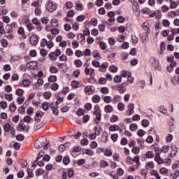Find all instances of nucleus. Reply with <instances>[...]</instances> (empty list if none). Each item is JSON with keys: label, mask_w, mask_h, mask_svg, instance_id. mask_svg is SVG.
<instances>
[{"label": "nucleus", "mask_w": 179, "mask_h": 179, "mask_svg": "<svg viewBox=\"0 0 179 179\" xmlns=\"http://www.w3.org/2000/svg\"><path fill=\"white\" fill-rule=\"evenodd\" d=\"M45 142H47V138L43 137L38 138L34 143L36 149H41V148L44 146V150H47L48 149L49 144L48 143H45Z\"/></svg>", "instance_id": "1"}, {"label": "nucleus", "mask_w": 179, "mask_h": 179, "mask_svg": "<svg viewBox=\"0 0 179 179\" xmlns=\"http://www.w3.org/2000/svg\"><path fill=\"white\" fill-rule=\"evenodd\" d=\"M141 157L139 156H136L134 158H132L130 156H128L126 157L125 162L127 164H134V163H136V169H139V166H141Z\"/></svg>", "instance_id": "2"}, {"label": "nucleus", "mask_w": 179, "mask_h": 179, "mask_svg": "<svg viewBox=\"0 0 179 179\" xmlns=\"http://www.w3.org/2000/svg\"><path fill=\"white\" fill-rule=\"evenodd\" d=\"M3 129L5 132H9L13 135V138H15V134H16V129H15V127L12 126L10 124L7 123L3 126Z\"/></svg>", "instance_id": "3"}, {"label": "nucleus", "mask_w": 179, "mask_h": 179, "mask_svg": "<svg viewBox=\"0 0 179 179\" xmlns=\"http://www.w3.org/2000/svg\"><path fill=\"white\" fill-rule=\"evenodd\" d=\"M46 9L48 10V12L52 13L57 10V4L52 1H48L46 3Z\"/></svg>", "instance_id": "4"}, {"label": "nucleus", "mask_w": 179, "mask_h": 179, "mask_svg": "<svg viewBox=\"0 0 179 179\" xmlns=\"http://www.w3.org/2000/svg\"><path fill=\"white\" fill-rule=\"evenodd\" d=\"M6 27L8 28V29H7V33H12L13 31V29H17L18 27V24H17V22H12L10 24H8L6 26Z\"/></svg>", "instance_id": "5"}, {"label": "nucleus", "mask_w": 179, "mask_h": 179, "mask_svg": "<svg viewBox=\"0 0 179 179\" xmlns=\"http://www.w3.org/2000/svg\"><path fill=\"white\" fill-rule=\"evenodd\" d=\"M27 68H29L31 71H36V69H37V62L32 61L27 63Z\"/></svg>", "instance_id": "6"}, {"label": "nucleus", "mask_w": 179, "mask_h": 179, "mask_svg": "<svg viewBox=\"0 0 179 179\" xmlns=\"http://www.w3.org/2000/svg\"><path fill=\"white\" fill-rule=\"evenodd\" d=\"M31 83V82H30V80L26 78L19 83V86H21V87H29Z\"/></svg>", "instance_id": "7"}, {"label": "nucleus", "mask_w": 179, "mask_h": 179, "mask_svg": "<svg viewBox=\"0 0 179 179\" xmlns=\"http://www.w3.org/2000/svg\"><path fill=\"white\" fill-rule=\"evenodd\" d=\"M29 42L32 45H36L37 43H38V38L37 36L35 34L31 35L29 38Z\"/></svg>", "instance_id": "8"}, {"label": "nucleus", "mask_w": 179, "mask_h": 179, "mask_svg": "<svg viewBox=\"0 0 179 179\" xmlns=\"http://www.w3.org/2000/svg\"><path fill=\"white\" fill-rule=\"evenodd\" d=\"M127 108L129 111V115H132V114L135 113V110H135V104L130 103L129 105H128Z\"/></svg>", "instance_id": "9"}, {"label": "nucleus", "mask_w": 179, "mask_h": 179, "mask_svg": "<svg viewBox=\"0 0 179 179\" xmlns=\"http://www.w3.org/2000/svg\"><path fill=\"white\" fill-rule=\"evenodd\" d=\"M17 34H19L22 38H26V34L24 33V28H23V27H19Z\"/></svg>", "instance_id": "10"}, {"label": "nucleus", "mask_w": 179, "mask_h": 179, "mask_svg": "<svg viewBox=\"0 0 179 179\" xmlns=\"http://www.w3.org/2000/svg\"><path fill=\"white\" fill-rule=\"evenodd\" d=\"M44 115V113L41 110H38L36 113V117L35 121H37V122H40V118H41Z\"/></svg>", "instance_id": "11"}, {"label": "nucleus", "mask_w": 179, "mask_h": 179, "mask_svg": "<svg viewBox=\"0 0 179 179\" xmlns=\"http://www.w3.org/2000/svg\"><path fill=\"white\" fill-rule=\"evenodd\" d=\"M145 169L147 170H153V169H155V162L152 161L147 162L145 164Z\"/></svg>", "instance_id": "12"}, {"label": "nucleus", "mask_w": 179, "mask_h": 179, "mask_svg": "<svg viewBox=\"0 0 179 179\" xmlns=\"http://www.w3.org/2000/svg\"><path fill=\"white\" fill-rule=\"evenodd\" d=\"M172 151L171 152V157H174L177 155V152H178V148H177V146L172 145L171 146Z\"/></svg>", "instance_id": "13"}, {"label": "nucleus", "mask_w": 179, "mask_h": 179, "mask_svg": "<svg viewBox=\"0 0 179 179\" xmlns=\"http://www.w3.org/2000/svg\"><path fill=\"white\" fill-rule=\"evenodd\" d=\"M155 160L157 164H163L164 163V159L160 155H155Z\"/></svg>", "instance_id": "14"}, {"label": "nucleus", "mask_w": 179, "mask_h": 179, "mask_svg": "<svg viewBox=\"0 0 179 179\" xmlns=\"http://www.w3.org/2000/svg\"><path fill=\"white\" fill-rule=\"evenodd\" d=\"M29 129H30V128L29 127V126H26V124H20L18 127V131H29Z\"/></svg>", "instance_id": "15"}, {"label": "nucleus", "mask_w": 179, "mask_h": 179, "mask_svg": "<svg viewBox=\"0 0 179 179\" xmlns=\"http://www.w3.org/2000/svg\"><path fill=\"white\" fill-rule=\"evenodd\" d=\"M92 55H93L94 58H96V59H101V56L100 52H99V50H94L92 52Z\"/></svg>", "instance_id": "16"}, {"label": "nucleus", "mask_w": 179, "mask_h": 179, "mask_svg": "<svg viewBox=\"0 0 179 179\" xmlns=\"http://www.w3.org/2000/svg\"><path fill=\"white\" fill-rule=\"evenodd\" d=\"M171 82H172L173 85H174V86H178V85H179V76H174L171 79Z\"/></svg>", "instance_id": "17"}, {"label": "nucleus", "mask_w": 179, "mask_h": 179, "mask_svg": "<svg viewBox=\"0 0 179 179\" xmlns=\"http://www.w3.org/2000/svg\"><path fill=\"white\" fill-rule=\"evenodd\" d=\"M109 131L112 132H115V131H120V127L117 124H113L109 127Z\"/></svg>", "instance_id": "18"}, {"label": "nucleus", "mask_w": 179, "mask_h": 179, "mask_svg": "<svg viewBox=\"0 0 179 179\" xmlns=\"http://www.w3.org/2000/svg\"><path fill=\"white\" fill-rule=\"evenodd\" d=\"M146 159H153L155 157V153L153 151H148L145 154Z\"/></svg>", "instance_id": "19"}, {"label": "nucleus", "mask_w": 179, "mask_h": 179, "mask_svg": "<svg viewBox=\"0 0 179 179\" xmlns=\"http://www.w3.org/2000/svg\"><path fill=\"white\" fill-rule=\"evenodd\" d=\"M99 135H100V131H98V133H94V134L88 135V138L91 141H93L94 139H96V138H97V136H99Z\"/></svg>", "instance_id": "20"}, {"label": "nucleus", "mask_w": 179, "mask_h": 179, "mask_svg": "<svg viewBox=\"0 0 179 179\" xmlns=\"http://www.w3.org/2000/svg\"><path fill=\"white\" fill-rule=\"evenodd\" d=\"M45 173V171L43 170V169H38L36 171H35V174L37 177H40V176H43V174Z\"/></svg>", "instance_id": "21"}, {"label": "nucleus", "mask_w": 179, "mask_h": 179, "mask_svg": "<svg viewBox=\"0 0 179 179\" xmlns=\"http://www.w3.org/2000/svg\"><path fill=\"white\" fill-rule=\"evenodd\" d=\"M6 31H5V24L0 21V34H5Z\"/></svg>", "instance_id": "22"}, {"label": "nucleus", "mask_w": 179, "mask_h": 179, "mask_svg": "<svg viewBox=\"0 0 179 179\" xmlns=\"http://www.w3.org/2000/svg\"><path fill=\"white\" fill-rule=\"evenodd\" d=\"M75 9L76 10H79L80 12H82V10H83V4L80 3H76Z\"/></svg>", "instance_id": "23"}, {"label": "nucleus", "mask_w": 179, "mask_h": 179, "mask_svg": "<svg viewBox=\"0 0 179 179\" xmlns=\"http://www.w3.org/2000/svg\"><path fill=\"white\" fill-rule=\"evenodd\" d=\"M154 150L155 152L156 156H160V155H162V152H163L162 149H160V148H159V146H155L154 148Z\"/></svg>", "instance_id": "24"}, {"label": "nucleus", "mask_w": 179, "mask_h": 179, "mask_svg": "<svg viewBox=\"0 0 179 179\" xmlns=\"http://www.w3.org/2000/svg\"><path fill=\"white\" fill-rule=\"evenodd\" d=\"M104 110L106 113H113V111H114V108H113L111 105H107L105 106Z\"/></svg>", "instance_id": "25"}, {"label": "nucleus", "mask_w": 179, "mask_h": 179, "mask_svg": "<svg viewBox=\"0 0 179 179\" xmlns=\"http://www.w3.org/2000/svg\"><path fill=\"white\" fill-rule=\"evenodd\" d=\"M78 39L81 40L80 43H86V37L85 35H83V34H79L78 35Z\"/></svg>", "instance_id": "26"}, {"label": "nucleus", "mask_w": 179, "mask_h": 179, "mask_svg": "<svg viewBox=\"0 0 179 179\" xmlns=\"http://www.w3.org/2000/svg\"><path fill=\"white\" fill-rule=\"evenodd\" d=\"M129 129L132 132H135V131H138V124L134 123L130 124Z\"/></svg>", "instance_id": "27"}, {"label": "nucleus", "mask_w": 179, "mask_h": 179, "mask_svg": "<svg viewBox=\"0 0 179 179\" xmlns=\"http://www.w3.org/2000/svg\"><path fill=\"white\" fill-rule=\"evenodd\" d=\"M90 55H92V51L89 48L83 52V57H90Z\"/></svg>", "instance_id": "28"}, {"label": "nucleus", "mask_w": 179, "mask_h": 179, "mask_svg": "<svg viewBox=\"0 0 179 179\" xmlns=\"http://www.w3.org/2000/svg\"><path fill=\"white\" fill-rule=\"evenodd\" d=\"M117 109L119 111H124V110H125V104L122 102L119 103L117 104Z\"/></svg>", "instance_id": "29"}, {"label": "nucleus", "mask_w": 179, "mask_h": 179, "mask_svg": "<svg viewBox=\"0 0 179 179\" xmlns=\"http://www.w3.org/2000/svg\"><path fill=\"white\" fill-rule=\"evenodd\" d=\"M2 20L4 23H6V24L10 23V17H9L8 15L3 16Z\"/></svg>", "instance_id": "30"}, {"label": "nucleus", "mask_w": 179, "mask_h": 179, "mask_svg": "<svg viewBox=\"0 0 179 179\" xmlns=\"http://www.w3.org/2000/svg\"><path fill=\"white\" fill-rule=\"evenodd\" d=\"M100 100H101V98H100V96L99 95H94L92 97L93 103H100Z\"/></svg>", "instance_id": "31"}, {"label": "nucleus", "mask_w": 179, "mask_h": 179, "mask_svg": "<svg viewBox=\"0 0 179 179\" xmlns=\"http://www.w3.org/2000/svg\"><path fill=\"white\" fill-rule=\"evenodd\" d=\"M100 167L106 168L109 166L108 162L106 160H101L99 164Z\"/></svg>", "instance_id": "32"}, {"label": "nucleus", "mask_w": 179, "mask_h": 179, "mask_svg": "<svg viewBox=\"0 0 179 179\" xmlns=\"http://www.w3.org/2000/svg\"><path fill=\"white\" fill-rule=\"evenodd\" d=\"M137 135L140 138H142L143 136H145V135H146V131H145L143 129H139L137 131Z\"/></svg>", "instance_id": "33"}, {"label": "nucleus", "mask_w": 179, "mask_h": 179, "mask_svg": "<svg viewBox=\"0 0 179 179\" xmlns=\"http://www.w3.org/2000/svg\"><path fill=\"white\" fill-rule=\"evenodd\" d=\"M93 114L94 115H96V120H98V121H100V120H101V111H94L93 113Z\"/></svg>", "instance_id": "34"}, {"label": "nucleus", "mask_w": 179, "mask_h": 179, "mask_svg": "<svg viewBox=\"0 0 179 179\" xmlns=\"http://www.w3.org/2000/svg\"><path fill=\"white\" fill-rule=\"evenodd\" d=\"M104 155L108 156V157L112 156L113 151L111 150V149H110V148L106 149L104 151Z\"/></svg>", "instance_id": "35"}, {"label": "nucleus", "mask_w": 179, "mask_h": 179, "mask_svg": "<svg viewBox=\"0 0 179 179\" xmlns=\"http://www.w3.org/2000/svg\"><path fill=\"white\" fill-rule=\"evenodd\" d=\"M131 152L132 153H134V155H139V152H141V149L138 147H133Z\"/></svg>", "instance_id": "36"}, {"label": "nucleus", "mask_w": 179, "mask_h": 179, "mask_svg": "<svg viewBox=\"0 0 179 179\" xmlns=\"http://www.w3.org/2000/svg\"><path fill=\"white\" fill-rule=\"evenodd\" d=\"M10 16L13 19H17V17H19V13L15 10H13L10 13Z\"/></svg>", "instance_id": "37"}, {"label": "nucleus", "mask_w": 179, "mask_h": 179, "mask_svg": "<svg viewBox=\"0 0 179 179\" xmlns=\"http://www.w3.org/2000/svg\"><path fill=\"white\" fill-rule=\"evenodd\" d=\"M99 47H100L101 50H104L107 48V43H106V42L101 41V42H99Z\"/></svg>", "instance_id": "38"}, {"label": "nucleus", "mask_w": 179, "mask_h": 179, "mask_svg": "<svg viewBox=\"0 0 179 179\" xmlns=\"http://www.w3.org/2000/svg\"><path fill=\"white\" fill-rule=\"evenodd\" d=\"M113 80L115 82V83H121L122 80V78L120 76H116L114 78Z\"/></svg>", "instance_id": "39"}, {"label": "nucleus", "mask_w": 179, "mask_h": 179, "mask_svg": "<svg viewBox=\"0 0 179 179\" xmlns=\"http://www.w3.org/2000/svg\"><path fill=\"white\" fill-rule=\"evenodd\" d=\"M48 80L50 82V83H52V82H57V76H50L48 78Z\"/></svg>", "instance_id": "40"}, {"label": "nucleus", "mask_w": 179, "mask_h": 179, "mask_svg": "<svg viewBox=\"0 0 179 179\" xmlns=\"http://www.w3.org/2000/svg\"><path fill=\"white\" fill-rule=\"evenodd\" d=\"M103 101L105 103L108 104V103H111V101H113V99L110 96H106L103 98Z\"/></svg>", "instance_id": "41"}, {"label": "nucleus", "mask_w": 179, "mask_h": 179, "mask_svg": "<svg viewBox=\"0 0 179 179\" xmlns=\"http://www.w3.org/2000/svg\"><path fill=\"white\" fill-rule=\"evenodd\" d=\"M141 13H143V15H149V13H150V9L145 7L142 8Z\"/></svg>", "instance_id": "42"}, {"label": "nucleus", "mask_w": 179, "mask_h": 179, "mask_svg": "<svg viewBox=\"0 0 179 179\" xmlns=\"http://www.w3.org/2000/svg\"><path fill=\"white\" fill-rule=\"evenodd\" d=\"M142 125H143V127H144V128H148V127H149V125H150L149 120H148L146 119L143 120Z\"/></svg>", "instance_id": "43"}, {"label": "nucleus", "mask_w": 179, "mask_h": 179, "mask_svg": "<svg viewBox=\"0 0 179 179\" xmlns=\"http://www.w3.org/2000/svg\"><path fill=\"white\" fill-rule=\"evenodd\" d=\"M0 106H1V108H2L3 110H5V108L8 107V103H6V101H1L0 102Z\"/></svg>", "instance_id": "44"}, {"label": "nucleus", "mask_w": 179, "mask_h": 179, "mask_svg": "<svg viewBox=\"0 0 179 179\" xmlns=\"http://www.w3.org/2000/svg\"><path fill=\"white\" fill-rule=\"evenodd\" d=\"M85 92L87 94H92V86L88 85L85 87Z\"/></svg>", "instance_id": "45"}, {"label": "nucleus", "mask_w": 179, "mask_h": 179, "mask_svg": "<svg viewBox=\"0 0 179 179\" xmlns=\"http://www.w3.org/2000/svg\"><path fill=\"white\" fill-rule=\"evenodd\" d=\"M5 99H6L8 101H12V100H13V95H12V94H6Z\"/></svg>", "instance_id": "46"}, {"label": "nucleus", "mask_w": 179, "mask_h": 179, "mask_svg": "<svg viewBox=\"0 0 179 179\" xmlns=\"http://www.w3.org/2000/svg\"><path fill=\"white\" fill-rule=\"evenodd\" d=\"M85 155H87L88 156H93L94 155V152L90 149H86L85 150Z\"/></svg>", "instance_id": "47"}, {"label": "nucleus", "mask_w": 179, "mask_h": 179, "mask_svg": "<svg viewBox=\"0 0 179 179\" xmlns=\"http://www.w3.org/2000/svg\"><path fill=\"white\" fill-rule=\"evenodd\" d=\"M51 24L52 27H58V20L57 19L52 20Z\"/></svg>", "instance_id": "48"}, {"label": "nucleus", "mask_w": 179, "mask_h": 179, "mask_svg": "<svg viewBox=\"0 0 179 179\" xmlns=\"http://www.w3.org/2000/svg\"><path fill=\"white\" fill-rule=\"evenodd\" d=\"M71 86L73 89L79 87V82L74 80L71 82Z\"/></svg>", "instance_id": "49"}, {"label": "nucleus", "mask_w": 179, "mask_h": 179, "mask_svg": "<svg viewBox=\"0 0 179 179\" xmlns=\"http://www.w3.org/2000/svg\"><path fill=\"white\" fill-rule=\"evenodd\" d=\"M17 107L15 103H10V111H11V113H15V110H17Z\"/></svg>", "instance_id": "50"}, {"label": "nucleus", "mask_w": 179, "mask_h": 179, "mask_svg": "<svg viewBox=\"0 0 179 179\" xmlns=\"http://www.w3.org/2000/svg\"><path fill=\"white\" fill-rule=\"evenodd\" d=\"M169 150H170V146L169 145H164L162 147V152L163 153H169Z\"/></svg>", "instance_id": "51"}, {"label": "nucleus", "mask_w": 179, "mask_h": 179, "mask_svg": "<svg viewBox=\"0 0 179 179\" xmlns=\"http://www.w3.org/2000/svg\"><path fill=\"white\" fill-rule=\"evenodd\" d=\"M162 24L164 27H170V21L169 20H164L162 21Z\"/></svg>", "instance_id": "52"}, {"label": "nucleus", "mask_w": 179, "mask_h": 179, "mask_svg": "<svg viewBox=\"0 0 179 179\" xmlns=\"http://www.w3.org/2000/svg\"><path fill=\"white\" fill-rule=\"evenodd\" d=\"M178 6L177 2L173 0V1L170 2V8L171 9H176V7Z\"/></svg>", "instance_id": "53"}, {"label": "nucleus", "mask_w": 179, "mask_h": 179, "mask_svg": "<svg viewBox=\"0 0 179 179\" xmlns=\"http://www.w3.org/2000/svg\"><path fill=\"white\" fill-rule=\"evenodd\" d=\"M159 173L161 174H167V173H169V169L165 167H162L159 169Z\"/></svg>", "instance_id": "54"}, {"label": "nucleus", "mask_w": 179, "mask_h": 179, "mask_svg": "<svg viewBox=\"0 0 179 179\" xmlns=\"http://www.w3.org/2000/svg\"><path fill=\"white\" fill-rule=\"evenodd\" d=\"M90 23H91L92 26H93L94 27H96V26H97V23H98L97 19L92 18L90 21Z\"/></svg>", "instance_id": "55"}, {"label": "nucleus", "mask_w": 179, "mask_h": 179, "mask_svg": "<svg viewBox=\"0 0 179 179\" xmlns=\"http://www.w3.org/2000/svg\"><path fill=\"white\" fill-rule=\"evenodd\" d=\"M118 120V116L113 115L110 119V122H115Z\"/></svg>", "instance_id": "56"}, {"label": "nucleus", "mask_w": 179, "mask_h": 179, "mask_svg": "<svg viewBox=\"0 0 179 179\" xmlns=\"http://www.w3.org/2000/svg\"><path fill=\"white\" fill-rule=\"evenodd\" d=\"M161 10L164 13H166V12H169V8L166 5H164V6H162Z\"/></svg>", "instance_id": "57"}, {"label": "nucleus", "mask_w": 179, "mask_h": 179, "mask_svg": "<svg viewBox=\"0 0 179 179\" xmlns=\"http://www.w3.org/2000/svg\"><path fill=\"white\" fill-rule=\"evenodd\" d=\"M19 59H20V56L15 55L11 57L10 61H11V62H16V61H19Z\"/></svg>", "instance_id": "58"}, {"label": "nucleus", "mask_w": 179, "mask_h": 179, "mask_svg": "<svg viewBox=\"0 0 179 179\" xmlns=\"http://www.w3.org/2000/svg\"><path fill=\"white\" fill-rule=\"evenodd\" d=\"M41 22L43 24H47L50 22V20L47 17H43L41 18Z\"/></svg>", "instance_id": "59"}, {"label": "nucleus", "mask_w": 179, "mask_h": 179, "mask_svg": "<svg viewBox=\"0 0 179 179\" xmlns=\"http://www.w3.org/2000/svg\"><path fill=\"white\" fill-rule=\"evenodd\" d=\"M66 54L69 57H71V55H73V50H72V49H71V48H68L66 50Z\"/></svg>", "instance_id": "60"}, {"label": "nucleus", "mask_w": 179, "mask_h": 179, "mask_svg": "<svg viewBox=\"0 0 179 179\" xmlns=\"http://www.w3.org/2000/svg\"><path fill=\"white\" fill-rule=\"evenodd\" d=\"M129 75H131V73H129V71H122L121 73V76L122 78H128V76H129Z\"/></svg>", "instance_id": "61"}, {"label": "nucleus", "mask_w": 179, "mask_h": 179, "mask_svg": "<svg viewBox=\"0 0 179 179\" xmlns=\"http://www.w3.org/2000/svg\"><path fill=\"white\" fill-rule=\"evenodd\" d=\"M15 93L17 96H22L23 93H24V91L22 89H17L16 90Z\"/></svg>", "instance_id": "62"}, {"label": "nucleus", "mask_w": 179, "mask_h": 179, "mask_svg": "<svg viewBox=\"0 0 179 179\" xmlns=\"http://www.w3.org/2000/svg\"><path fill=\"white\" fill-rule=\"evenodd\" d=\"M50 71L51 73H57V72H58V68L55 66H52L50 68Z\"/></svg>", "instance_id": "63"}, {"label": "nucleus", "mask_w": 179, "mask_h": 179, "mask_svg": "<svg viewBox=\"0 0 179 179\" xmlns=\"http://www.w3.org/2000/svg\"><path fill=\"white\" fill-rule=\"evenodd\" d=\"M43 96H44V98L46 99H50V98H51V92H45L43 94Z\"/></svg>", "instance_id": "64"}]
</instances>
